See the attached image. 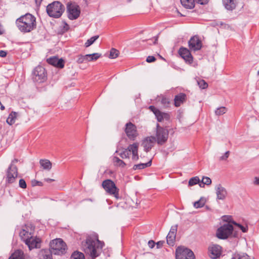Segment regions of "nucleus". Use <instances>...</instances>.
<instances>
[{
  "instance_id": "obj_1",
  "label": "nucleus",
  "mask_w": 259,
  "mask_h": 259,
  "mask_svg": "<svg viewBox=\"0 0 259 259\" xmlns=\"http://www.w3.org/2000/svg\"><path fill=\"white\" fill-rule=\"evenodd\" d=\"M67 249L65 242L61 238H56L50 243L49 249H43L39 254L40 259H53L52 254H65Z\"/></svg>"
},
{
  "instance_id": "obj_2",
  "label": "nucleus",
  "mask_w": 259,
  "mask_h": 259,
  "mask_svg": "<svg viewBox=\"0 0 259 259\" xmlns=\"http://www.w3.org/2000/svg\"><path fill=\"white\" fill-rule=\"evenodd\" d=\"M103 242L98 239V235L96 234L87 237L85 241L82 242V248L84 252L89 254L92 259H95L100 255L98 249L103 247Z\"/></svg>"
},
{
  "instance_id": "obj_3",
  "label": "nucleus",
  "mask_w": 259,
  "mask_h": 259,
  "mask_svg": "<svg viewBox=\"0 0 259 259\" xmlns=\"http://www.w3.org/2000/svg\"><path fill=\"white\" fill-rule=\"evenodd\" d=\"M16 24L21 32H30L36 27V18L32 14L27 13L18 18Z\"/></svg>"
},
{
  "instance_id": "obj_4",
  "label": "nucleus",
  "mask_w": 259,
  "mask_h": 259,
  "mask_svg": "<svg viewBox=\"0 0 259 259\" xmlns=\"http://www.w3.org/2000/svg\"><path fill=\"white\" fill-rule=\"evenodd\" d=\"M65 10V7L60 2L55 1L47 7V12L50 17L60 18Z\"/></svg>"
},
{
  "instance_id": "obj_5",
  "label": "nucleus",
  "mask_w": 259,
  "mask_h": 259,
  "mask_svg": "<svg viewBox=\"0 0 259 259\" xmlns=\"http://www.w3.org/2000/svg\"><path fill=\"white\" fill-rule=\"evenodd\" d=\"M138 147L139 144L138 143H134L133 144H130L127 149H124V151L119 153V155L121 158L123 159L127 158H129L131 152H132L133 160L137 161L139 159L138 155Z\"/></svg>"
},
{
  "instance_id": "obj_6",
  "label": "nucleus",
  "mask_w": 259,
  "mask_h": 259,
  "mask_svg": "<svg viewBox=\"0 0 259 259\" xmlns=\"http://www.w3.org/2000/svg\"><path fill=\"white\" fill-rule=\"evenodd\" d=\"M102 185L107 193L113 196L116 199L120 198L119 195V190L113 181L110 179L104 180L102 182Z\"/></svg>"
},
{
  "instance_id": "obj_7",
  "label": "nucleus",
  "mask_w": 259,
  "mask_h": 259,
  "mask_svg": "<svg viewBox=\"0 0 259 259\" xmlns=\"http://www.w3.org/2000/svg\"><path fill=\"white\" fill-rule=\"evenodd\" d=\"M32 78L33 81L42 83L47 79V72L45 68L41 66H36L32 73Z\"/></svg>"
},
{
  "instance_id": "obj_8",
  "label": "nucleus",
  "mask_w": 259,
  "mask_h": 259,
  "mask_svg": "<svg viewBox=\"0 0 259 259\" xmlns=\"http://www.w3.org/2000/svg\"><path fill=\"white\" fill-rule=\"evenodd\" d=\"M156 142L160 145H162L166 142L168 137V131L167 129L161 127L158 123L156 125V132L155 135Z\"/></svg>"
},
{
  "instance_id": "obj_9",
  "label": "nucleus",
  "mask_w": 259,
  "mask_h": 259,
  "mask_svg": "<svg viewBox=\"0 0 259 259\" xmlns=\"http://www.w3.org/2000/svg\"><path fill=\"white\" fill-rule=\"evenodd\" d=\"M233 227L232 225L225 224L217 229L216 235L218 238L225 239L233 234Z\"/></svg>"
},
{
  "instance_id": "obj_10",
  "label": "nucleus",
  "mask_w": 259,
  "mask_h": 259,
  "mask_svg": "<svg viewBox=\"0 0 259 259\" xmlns=\"http://www.w3.org/2000/svg\"><path fill=\"white\" fill-rule=\"evenodd\" d=\"M176 259H195L193 252L184 246H179L176 250Z\"/></svg>"
},
{
  "instance_id": "obj_11",
  "label": "nucleus",
  "mask_w": 259,
  "mask_h": 259,
  "mask_svg": "<svg viewBox=\"0 0 259 259\" xmlns=\"http://www.w3.org/2000/svg\"><path fill=\"white\" fill-rule=\"evenodd\" d=\"M67 12L68 17L70 20L76 19L79 16L80 13L79 7L75 4L68 3Z\"/></svg>"
},
{
  "instance_id": "obj_12",
  "label": "nucleus",
  "mask_w": 259,
  "mask_h": 259,
  "mask_svg": "<svg viewBox=\"0 0 259 259\" xmlns=\"http://www.w3.org/2000/svg\"><path fill=\"white\" fill-rule=\"evenodd\" d=\"M18 176V169L16 165L11 164L6 172V180L7 184L14 183Z\"/></svg>"
},
{
  "instance_id": "obj_13",
  "label": "nucleus",
  "mask_w": 259,
  "mask_h": 259,
  "mask_svg": "<svg viewBox=\"0 0 259 259\" xmlns=\"http://www.w3.org/2000/svg\"><path fill=\"white\" fill-rule=\"evenodd\" d=\"M190 49L194 52L200 50L202 48V42L198 36H192L188 41Z\"/></svg>"
},
{
  "instance_id": "obj_14",
  "label": "nucleus",
  "mask_w": 259,
  "mask_h": 259,
  "mask_svg": "<svg viewBox=\"0 0 259 259\" xmlns=\"http://www.w3.org/2000/svg\"><path fill=\"white\" fill-rule=\"evenodd\" d=\"M209 255L212 259L219 258L222 254V247L217 244H213L208 248Z\"/></svg>"
},
{
  "instance_id": "obj_15",
  "label": "nucleus",
  "mask_w": 259,
  "mask_h": 259,
  "mask_svg": "<svg viewBox=\"0 0 259 259\" xmlns=\"http://www.w3.org/2000/svg\"><path fill=\"white\" fill-rule=\"evenodd\" d=\"M180 56L188 64H192L193 61V58L189 50L184 47H181L179 50Z\"/></svg>"
},
{
  "instance_id": "obj_16",
  "label": "nucleus",
  "mask_w": 259,
  "mask_h": 259,
  "mask_svg": "<svg viewBox=\"0 0 259 259\" xmlns=\"http://www.w3.org/2000/svg\"><path fill=\"white\" fill-rule=\"evenodd\" d=\"M125 132L127 137L132 140H134L137 137V130L136 126L131 122L126 124Z\"/></svg>"
},
{
  "instance_id": "obj_17",
  "label": "nucleus",
  "mask_w": 259,
  "mask_h": 259,
  "mask_svg": "<svg viewBox=\"0 0 259 259\" xmlns=\"http://www.w3.org/2000/svg\"><path fill=\"white\" fill-rule=\"evenodd\" d=\"M156 142V138L154 136H150L145 138L142 141V145L144 147V150L146 152H149Z\"/></svg>"
},
{
  "instance_id": "obj_18",
  "label": "nucleus",
  "mask_w": 259,
  "mask_h": 259,
  "mask_svg": "<svg viewBox=\"0 0 259 259\" xmlns=\"http://www.w3.org/2000/svg\"><path fill=\"white\" fill-rule=\"evenodd\" d=\"M29 227L25 226L19 233L20 237L25 244L29 243V240L32 237L31 232H29Z\"/></svg>"
},
{
  "instance_id": "obj_19",
  "label": "nucleus",
  "mask_w": 259,
  "mask_h": 259,
  "mask_svg": "<svg viewBox=\"0 0 259 259\" xmlns=\"http://www.w3.org/2000/svg\"><path fill=\"white\" fill-rule=\"evenodd\" d=\"M47 62L58 68H63L64 67V61L62 59H59L57 57H52L47 59Z\"/></svg>"
},
{
  "instance_id": "obj_20",
  "label": "nucleus",
  "mask_w": 259,
  "mask_h": 259,
  "mask_svg": "<svg viewBox=\"0 0 259 259\" xmlns=\"http://www.w3.org/2000/svg\"><path fill=\"white\" fill-rule=\"evenodd\" d=\"M216 194L218 199L224 200L226 197L227 192L225 188L221 184H219L216 187Z\"/></svg>"
},
{
  "instance_id": "obj_21",
  "label": "nucleus",
  "mask_w": 259,
  "mask_h": 259,
  "mask_svg": "<svg viewBox=\"0 0 259 259\" xmlns=\"http://www.w3.org/2000/svg\"><path fill=\"white\" fill-rule=\"evenodd\" d=\"M186 99V95L184 93H180L175 96L174 98V104L176 107H179Z\"/></svg>"
},
{
  "instance_id": "obj_22",
  "label": "nucleus",
  "mask_w": 259,
  "mask_h": 259,
  "mask_svg": "<svg viewBox=\"0 0 259 259\" xmlns=\"http://www.w3.org/2000/svg\"><path fill=\"white\" fill-rule=\"evenodd\" d=\"M237 0H223V4L225 8L229 11L234 10L237 6Z\"/></svg>"
},
{
  "instance_id": "obj_23",
  "label": "nucleus",
  "mask_w": 259,
  "mask_h": 259,
  "mask_svg": "<svg viewBox=\"0 0 259 259\" xmlns=\"http://www.w3.org/2000/svg\"><path fill=\"white\" fill-rule=\"evenodd\" d=\"M9 259H24L23 251L20 249L15 250Z\"/></svg>"
},
{
  "instance_id": "obj_24",
  "label": "nucleus",
  "mask_w": 259,
  "mask_h": 259,
  "mask_svg": "<svg viewBox=\"0 0 259 259\" xmlns=\"http://www.w3.org/2000/svg\"><path fill=\"white\" fill-rule=\"evenodd\" d=\"M39 163L44 169L50 170L52 168V163L48 159H40Z\"/></svg>"
},
{
  "instance_id": "obj_25",
  "label": "nucleus",
  "mask_w": 259,
  "mask_h": 259,
  "mask_svg": "<svg viewBox=\"0 0 259 259\" xmlns=\"http://www.w3.org/2000/svg\"><path fill=\"white\" fill-rule=\"evenodd\" d=\"M182 5L186 9H191L195 7V0H180Z\"/></svg>"
},
{
  "instance_id": "obj_26",
  "label": "nucleus",
  "mask_w": 259,
  "mask_h": 259,
  "mask_svg": "<svg viewBox=\"0 0 259 259\" xmlns=\"http://www.w3.org/2000/svg\"><path fill=\"white\" fill-rule=\"evenodd\" d=\"M16 117L17 113L14 111L11 112L7 119V123L10 125L13 124L15 122Z\"/></svg>"
},
{
  "instance_id": "obj_27",
  "label": "nucleus",
  "mask_w": 259,
  "mask_h": 259,
  "mask_svg": "<svg viewBox=\"0 0 259 259\" xmlns=\"http://www.w3.org/2000/svg\"><path fill=\"white\" fill-rule=\"evenodd\" d=\"M87 62H90L88 54L85 55H78L76 56V62L77 63L81 64Z\"/></svg>"
},
{
  "instance_id": "obj_28",
  "label": "nucleus",
  "mask_w": 259,
  "mask_h": 259,
  "mask_svg": "<svg viewBox=\"0 0 259 259\" xmlns=\"http://www.w3.org/2000/svg\"><path fill=\"white\" fill-rule=\"evenodd\" d=\"M176 235L171 234L170 233H168V235L166 236V241L167 243L170 246H173L175 243V239H176Z\"/></svg>"
},
{
  "instance_id": "obj_29",
  "label": "nucleus",
  "mask_w": 259,
  "mask_h": 259,
  "mask_svg": "<svg viewBox=\"0 0 259 259\" xmlns=\"http://www.w3.org/2000/svg\"><path fill=\"white\" fill-rule=\"evenodd\" d=\"M205 199L203 197H201L199 200L195 201L193 205L194 207H195L196 208H201L203 206H204V205L205 204Z\"/></svg>"
},
{
  "instance_id": "obj_30",
  "label": "nucleus",
  "mask_w": 259,
  "mask_h": 259,
  "mask_svg": "<svg viewBox=\"0 0 259 259\" xmlns=\"http://www.w3.org/2000/svg\"><path fill=\"white\" fill-rule=\"evenodd\" d=\"M113 161L115 165L120 166L121 167H124L126 165V164L123 160H121L120 158L116 156H114L113 157Z\"/></svg>"
},
{
  "instance_id": "obj_31",
  "label": "nucleus",
  "mask_w": 259,
  "mask_h": 259,
  "mask_svg": "<svg viewBox=\"0 0 259 259\" xmlns=\"http://www.w3.org/2000/svg\"><path fill=\"white\" fill-rule=\"evenodd\" d=\"M70 259H85V258L83 253L77 251L72 254Z\"/></svg>"
},
{
  "instance_id": "obj_32",
  "label": "nucleus",
  "mask_w": 259,
  "mask_h": 259,
  "mask_svg": "<svg viewBox=\"0 0 259 259\" xmlns=\"http://www.w3.org/2000/svg\"><path fill=\"white\" fill-rule=\"evenodd\" d=\"M99 35H95L91 37L90 38L88 39L84 44L85 47L88 48L91 46L99 38Z\"/></svg>"
},
{
  "instance_id": "obj_33",
  "label": "nucleus",
  "mask_w": 259,
  "mask_h": 259,
  "mask_svg": "<svg viewBox=\"0 0 259 259\" xmlns=\"http://www.w3.org/2000/svg\"><path fill=\"white\" fill-rule=\"evenodd\" d=\"M101 54L99 53H93L92 54H88L90 61H94L98 59L101 57Z\"/></svg>"
},
{
  "instance_id": "obj_34",
  "label": "nucleus",
  "mask_w": 259,
  "mask_h": 259,
  "mask_svg": "<svg viewBox=\"0 0 259 259\" xmlns=\"http://www.w3.org/2000/svg\"><path fill=\"white\" fill-rule=\"evenodd\" d=\"M231 259H251L246 254H235Z\"/></svg>"
},
{
  "instance_id": "obj_35",
  "label": "nucleus",
  "mask_w": 259,
  "mask_h": 259,
  "mask_svg": "<svg viewBox=\"0 0 259 259\" xmlns=\"http://www.w3.org/2000/svg\"><path fill=\"white\" fill-rule=\"evenodd\" d=\"M200 182V180L198 177H195L191 178L188 182V185L190 186L195 185Z\"/></svg>"
},
{
  "instance_id": "obj_36",
  "label": "nucleus",
  "mask_w": 259,
  "mask_h": 259,
  "mask_svg": "<svg viewBox=\"0 0 259 259\" xmlns=\"http://www.w3.org/2000/svg\"><path fill=\"white\" fill-rule=\"evenodd\" d=\"M197 81V84L200 89H205L207 88L208 84L203 79L198 80Z\"/></svg>"
},
{
  "instance_id": "obj_37",
  "label": "nucleus",
  "mask_w": 259,
  "mask_h": 259,
  "mask_svg": "<svg viewBox=\"0 0 259 259\" xmlns=\"http://www.w3.org/2000/svg\"><path fill=\"white\" fill-rule=\"evenodd\" d=\"M118 51L114 48H112L110 50L109 58L111 59H114L118 56Z\"/></svg>"
},
{
  "instance_id": "obj_38",
  "label": "nucleus",
  "mask_w": 259,
  "mask_h": 259,
  "mask_svg": "<svg viewBox=\"0 0 259 259\" xmlns=\"http://www.w3.org/2000/svg\"><path fill=\"white\" fill-rule=\"evenodd\" d=\"M29 241L30 242L26 244L28 246L30 249L31 248H34L37 247V242L34 239H33L32 237L30 238Z\"/></svg>"
},
{
  "instance_id": "obj_39",
  "label": "nucleus",
  "mask_w": 259,
  "mask_h": 259,
  "mask_svg": "<svg viewBox=\"0 0 259 259\" xmlns=\"http://www.w3.org/2000/svg\"><path fill=\"white\" fill-rule=\"evenodd\" d=\"M227 111V109L225 107H221L218 108L215 111L216 115H221L225 114Z\"/></svg>"
},
{
  "instance_id": "obj_40",
  "label": "nucleus",
  "mask_w": 259,
  "mask_h": 259,
  "mask_svg": "<svg viewBox=\"0 0 259 259\" xmlns=\"http://www.w3.org/2000/svg\"><path fill=\"white\" fill-rule=\"evenodd\" d=\"M233 224L237 226L243 233H245L248 230V227L247 226H243L240 224H238L237 223H236L235 222H233Z\"/></svg>"
},
{
  "instance_id": "obj_41",
  "label": "nucleus",
  "mask_w": 259,
  "mask_h": 259,
  "mask_svg": "<svg viewBox=\"0 0 259 259\" xmlns=\"http://www.w3.org/2000/svg\"><path fill=\"white\" fill-rule=\"evenodd\" d=\"M157 120L159 122L162 121L163 119V112H161L160 111H158L155 114Z\"/></svg>"
},
{
  "instance_id": "obj_42",
  "label": "nucleus",
  "mask_w": 259,
  "mask_h": 259,
  "mask_svg": "<svg viewBox=\"0 0 259 259\" xmlns=\"http://www.w3.org/2000/svg\"><path fill=\"white\" fill-rule=\"evenodd\" d=\"M201 181L203 184L206 185H209L211 183V180L207 177H203Z\"/></svg>"
},
{
  "instance_id": "obj_43",
  "label": "nucleus",
  "mask_w": 259,
  "mask_h": 259,
  "mask_svg": "<svg viewBox=\"0 0 259 259\" xmlns=\"http://www.w3.org/2000/svg\"><path fill=\"white\" fill-rule=\"evenodd\" d=\"M19 186L22 188V189H25L27 187V184H26V183L25 182V181L23 179H21L20 180H19Z\"/></svg>"
},
{
  "instance_id": "obj_44",
  "label": "nucleus",
  "mask_w": 259,
  "mask_h": 259,
  "mask_svg": "<svg viewBox=\"0 0 259 259\" xmlns=\"http://www.w3.org/2000/svg\"><path fill=\"white\" fill-rule=\"evenodd\" d=\"M178 225H174L171 226L169 233L171 234H175L176 235V233L177 232Z\"/></svg>"
},
{
  "instance_id": "obj_45",
  "label": "nucleus",
  "mask_w": 259,
  "mask_h": 259,
  "mask_svg": "<svg viewBox=\"0 0 259 259\" xmlns=\"http://www.w3.org/2000/svg\"><path fill=\"white\" fill-rule=\"evenodd\" d=\"M157 40H158V36H155V37H154V38L153 39H149L147 40V41H149L148 43L149 45H152V44L155 45L157 44Z\"/></svg>"
},
{
  "instance_id": "obj_46",
  "label": "nucleus",
  "mask_w": 259,
  "mask_h": 259,
  "mask_svg": "<svg viewBox=\"0 0 259 259\" xmlns=\"http://www.w3.org/2000/svg\"><path fill=\"white\" fill-rule=\"evenodd\" d=\"M32 186H42L43 183L42 182L40 181H38L37 180H34L32 181Z\"/></svg>"
},
{
  "instance_id": "obj_47",
  "label": "nucleus",
  "mask_w": 259,
  "mask_h": 259,
  "mask_svg": "<svg viewBox=\"0 0 259 259\" xmlns=\"http://www.w3.org/2000/svg\"><path fill=\"white\" fill-rule=\"evenodd\" d=\"M230 151H228L225 152L224 155L220 157V160H226L229 157Z\"/></svg>"
},
{
  "instance_id": "obj_48",
  "label": "nucleus",
  "mask_w": 259,
  "mask_h": 259,
  "mask_svg": "<svg viewBox=\"0 0 259 259\" xmlns=\"http://www.w3.org/2000/svg\"><path fill=\"white\" fill-rule=\"evenodd\" d=\"M156 60L155 57L153 56H149L146 59V61L148 63H152Z\"/></svg>"
},
{
  "instance_id": "obj_49",
  "label": "nucleus",
  "mask_w": 259,
  "mask_h": 259,
  "mask_svg": "<svg viewBox=\"0 0 259 259\" xmlns=\"http://www.w3.org/2000/svg\"><path fill=\"white\" fill-rule=\"evenodd\" d=\"M161 103L164 106H168V105L169 104V101L166 98H163L161 99Z\"/></svg>"
},
{
  "instance_id": "obj_50",
  "label": "nucleus",
  "mask_w": 259,
  "mask_h": 259,
  "mask_svg": "<svg viewBox=\"0 0 259 259\" xmlns=\"http://www.w3.org/2000/svg\"><path fill=\"white\" fill-rule=\"evenodd\" d=\"M133 169L134 170L143 169V167H142V163H139V164H135L133 166Z\"/></svg>"
},
{
  "instance_id": "obj_51",
  "label": "nucleus",
  "mask_w": 259,
  "mask_h": 259,
  "mask_svg": "<svg viewBox=\"0 0 259 259\" xmlns=\"http://www.w3.org/2000/svg\"><path fill=\"white\" fill-rule=\"evenodd\" d=\"M151 164H152V160L151 159L150 160H149L147 163H142V167H143V169L145 168L146 167L150 166L151 165Z\"/></svg>"
},
{
  "instance_id": "obj_52",
  "label": "nucleus",
  "mask_w": 259,
  "mask_h": 259,
  "mask_svg": "<svg viewBox=\"0 0 259 259\" xmlns=\"http://www.w3.org/2000/svg\"><path fill=\"white\" fill-rule=\"evenodd\" d=\"M195 1H196V3H197L199 4H200L202 5H204L207 4L208 3L209 0H195Z\"/></svg>"
},
{
  "instance_id": "obj_53",
  "label": "nucleus",
  "mask_w": 259,
  "mask_h": 259,
  "mask_svg": "<svg viewBox=\"0 0 259 259\" xmlns=\"http://www.w3.org/2000/svg\"><path fill=\"white\" fill-rule=\"evenodd\" d=\"M149 108L151 111L153 112L154 114H155L156 112L159 111L158 109H157L153 105L150 106Z\"/></svg>"
},
{
  "instance_id": "obj_54",
  "label": "nucleus",
  "mask_w": 259,
  "mask_h": 259,
  "mask_svg": "<svg viewBox=\"0 0 259 259\" xmlns=\"http://www.w3.org/2000/svg\"><path fill=\"white\" fill-rule=\"evenodd\" d=\"M164 243V241H159L156 243V246L157 248L162 247Z\"/></svg>"
},
{
  "instance_id": "obj_55",
  "label": "nucleus",
  "mask_w": 259,
  "mask_h": 259,
  "mask_svg": "<svg viewBox=\"0 0 259 259\" xmlns=\"http://www.w3.org/2000/svg\"><path fill=\"white\" fill-rule=\"evenodd\" d=\"M148 245L150 248H153L154 247V246L155 245V243L153 240H150L148 242Z\"/></svg>"
},
{
  "instance_id": "obj_56",
  "label": "nucleus",
  "mask_w": 259,
  "mask_h": 259,
  "mask_svg": "<svg viewBox=\"0 0 259 259\" xmlns=\"http://www.w3.org/2000/svg\"><path fill=\"white\" fill-rule=\"evenodd\" d=\"M170 118V115L169 114L163 112V119H165L167 120H169Z\"/></svg>"
},
{
  "instance_id": "obj_57",
  "label": "nucleus",
  "mask_w": 259,
  "mask_h": 259,
  "mask_svg": "<svg viewBox=\"0 0 259 259\" xmlns=\"http://www.w3.org/2000/svg\"><path fill=\"white\" fill-rule=\"evenodd\" d=\"M7 52L3 50L0 51V57H5L7 56Z\"/></svg>"
},
{
  "instance_id": "obj_58",
  "label": "nucleus",
  "mask_w": 259,
  "mask_h": 259,
  "mask_svg": "<svg viewBox=\"0 0 259 259\" xmlns=\"http://www.w3.org/2000/svg\"><path fill=\"white\" fill-rule=\"evenodd\" d=\"M44 181L48 183H51L52 182L55 181V180L50 178H46L44 179Z\"/></svg>"
},
{
  "instance_id": "obj_59",
  "label": "nucleus",
  "mask_w": 259,
  "mask_h": 259,
  "mask_svg": "<svg viewBox=\"0 0 259 259\" xmlns=\"http://www.w3.org/2000/svg\"><path fill=\"white\" fill-rule=\"evenodd\" d=\"M69 28V25L67 23H65L64 26V31H67Z\"/></svg>"
},
{
  "instance_id": "obj_60",
  "label": "nucleus",
  "mask_w": 259,
  "mask_h": 259,
  "mask_svg": "<svg viewBox=\"0 0 259 259\" xmlns=\"http://www.w3.org/2000/svg\"><path fill=\"white\" fill-rule=\"evenodd\" d=\"M254 183L255 185H259V178L255 177Z\"/></svg>"
},
{
  "instance_id": "obj_61",
  "label": "nucleus",
  "mask_w": 259,
  "mask_h": 259,
  "mask_svg": "<svg viewBox=\"0 0 259 259\" xmlns=\"http://www.w3.org/2000/svg\"><path fill=\"white\" fill-rule=\"evenodd\" d=\"M198 184H199V186L200 187H201V188H204V185H205V184H203L202 183V181L201 182L200 181V182Z\"/></svg>"
},
{
  "instance_id": "obj_62",
  "label": "nucleus",
  "mask_w": 259,
  "mask_h": 259,
  "mask_svg": "<svg viewBox=\"0 0 259 259\" xmlns=\"http://www.w3.org/2000/svg\"><path fill=\"white\" fill-rule=\"evenodd\" d=\"M35 3H36V5H39L41 4L42 0H35Z\"/></svg>"
},
{
  "instance_id": "obj_63",
  "label": "nucleus",
  "mask_w": 259,
  "mask_h": 259,
  "mask_svg": "<svg viewBox=\"0 0 259 259\" xmlns=\"http://www.w3.org/2000/svg\"><path fill=\"white\" fill-rule=\"evenodd\" d=\"M18 162V159L15 158V159H14V160H13L12 161V162H11V164H14V163L15 162Z\"/></svg>"
},
{
  "instance_id": "obj_64",
  "label": "nucleus",
  "mask_w": 259,
  "mask_h": 259,
  "mask_svg": "<svg viewBox=\"0 0 259 259\" xmlns=\"http://www.w3.org/2000/svg\"><path fill=\"white\" fill-rule=\"evenodd\" d=\"M87 200H89V201H92V199H91V198H89V199H87Z\"/></svg>"
}]
</instances>
